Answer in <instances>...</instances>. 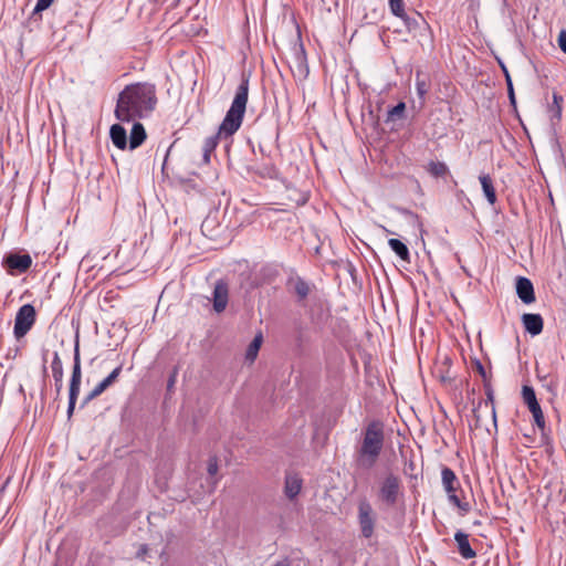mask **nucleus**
<instances>
[{
	"label": "nucleus",
	"instance_id": "1",
	"mask_svg": "<svg viewBox=\"0 0 566 566\" xmlns=\"http://www.w3.org/2000/svg\"><path fill=\"white\" fill-rule=\"evenodd\" d=\"M157 103L155 86L137 83L126 86L118 96L115 116L120 122H132L147 117Z\"/></svg>",
	"mask_w": 566,
	"mask_h": 566
},
{
	"label": "nucleus",
	"instance_id": "2",
	"mask_svg": "<svg viewBox=\"0 0 566 566\" xmlns=\"http://www.w3.org/2000/svg\"><path fill=\"white\" fill-rule=\"evenodd\" d=\"M249 96V78L243 76L240 85L237 88L234 98L228 109L226 117L219 126L216 135L209 136L205 139L202 146L203 164L208 165L211 160V154L218 146L221 137L228 138L232 136L242 125L243 116L247 108Z\"/></svg>",
	"mask_w": 566,
	"mask_h": 566
},
{
	"label": "nucleus",
	"instance_id": "3",
	"mask_svg": "<svg viewBox=\"0 0 566 566\" xmlns=\"http://www.w3.org/2000/svg\"><path fill=\"white\" fill-rule=\"evenodd\" d=\"M384 448V431L378 422H371L363 433V439L356 450V464L359 469L370 470L379 459Z\"/></svg>",
	"mask_w": 566,
	"mask_h": 566
},
{
	"label": "nucleus",
	"instance_id": "4",
	"mask_svg": "<svg viewBox=\"0 0 566 566\" xmlns=\"http://www.w3.org/2000/svg\"><path fill=\"white\" fill-rule=\"evenodd\" d=\"M378 501L387 507L396 506L403 499V486L400 476L389 472L378 483Z\"/></svg>",
	"mask_w": 566,
	"mask_h": 566
},
{
	"label": "nucleus",
	"instance_id": "5",
	"mask_svg": "<svg viewBox=\"0 0 566 566\" xmlns=\"http://www.w3.org/2000/svg\"><path fill=\"white\" fill-rule=\"evenodd\" d=\"M357 521L361 536L370 538L375 533L377 514L366 499L360 500L357 504Z\"/></svg>",
	"mask_w": 566,
	"mask_h": 566
},
{
	"label": "nucleus",
	"instance_id": "6",
	"mask_svg": "<svg viewBox=\"0 0 566 566\" xmlns=\"http://www.w3.org/2000/svg\"><path fill=\"white\" fill-rule=\"evenodd\" d=\"M81 380H82V371H81V359H80V349H78V342L75 343L74 348V364H73V370L70 381V391H69V407H67V417L71 418L74 409L77 396L80 394V387H81Z\"/></svg>",
	"mask_w": 566,
	"mask_h": 566
},
{
	"label": "nucleus",
	"instance_id": "7",
	"mask_svg": "<svg viewBox=\"0 0 566 566\" xmlns=\"http://www.w3.org/2000/svg\"><path fill=\"white\" fill-rule=\"evenodd\" d=\"M35 322V310L31 304L21 306L15 315L13 334L17 339L24 337Z\"/></svg>",
	"mask_w": 566,
	"mask_h": 566
},
{
	"label": "nucleus",
	"instance_id": "8",
	"mask_svg": "<svg viewBox=\"0 0 566 566\" xmlns=\"http://www.w3.org/2000/svg\"><path fill=\"white\" fill-rule=\"evenodd\" d=\"M3 264L10 274L23 273L28 271L32 264L29 254L10 253L3 260Z\"/></svg>",
	"mask_w": 566,
	"mask_h": 566
},
{
	"label": "nucleus",
	"instance_id": "9",
	"mask_svg": "<svg viewBox=\"0 0 566 566\" xmlns=\"http://www.w3.org/2000/svg\"><path fill=\"white\" fill-rule=\"evenodd\" d=\"M228 285L223 281H218L213 290V310L217 313H221L226 310L228 304Z\"/></svg>",
	"mask_w": 566,
	"mask_h": 566
},
{
	"label": "nucleus",
	"instance_id": "10",
	"mask_svg": "<svg viewBox=\"0 0 566 566\" xmlns=\"http://www.w3.org/2000/svg\"><path fill=\"white\" fill-rule=\"evenodd\" d=\"M516 293L520 300L525 304H531L535 301L534 287L532 282L523 276L516 280Z\"/></svg>",
	"mask_w": 566,
	"mask_h": 566
},
{
	"label": "nucleus",
	"instance_id": "11",
	"mask_svg": "<svg viewBox=\"0 0 566 566\" xmlns=\"http://www.w3.org/2000/svg\"><path fill=\"white\" fill-rule=\"evenodd\" d=\"M522 322L526 332L535 336L543 331V318L539 314L526 313L522 316Z\"/></svg>",
	"mask_w": 566,
	"mask_h": 566
},
{
	"label": "nucleus",
	"instance_id": "12",
	"mask_svg": "<svg viewBox=\"0 0 566 566\" xmlns=\"http://www.w3.org/2000/svg\"><path fill=\"white\" fill-rule=\"evenodd\" d=\"M302 479L297 474H287L285 478L284 493L287 499H295L302 490Z\"/></svg>",
	"mask_w": 566,
	"mask_h": 566
},
{
	"label": "nucleus",
	"instance_id": "13",
	"mask_svg": "<svg viewBox=\"0 0 566 566\" xmlns=\"http://www.w3.org/2000/svg\"><path fill=\"white\" fill-rule=\"evenodd\" d=\"M454 539L458 544L459 553L463 558L470 559L476 555L475 552L472 549L469 543L468 535L465 533L458 531L454 534Z\"/></svg>",
	"mask_w": 566,
	"mask_h": 566
},
{
	"label": "nucleus",
	"instance_id": "14",
	"mask_svg": "<svg viewBox=\"0 0 566 566\" xmlns=\"http://www.w3.org/2000/svg\"><path fill=\"white\" fill-rule=\"evenodd\" d=\"M481 409H485L491 412L493 423L496 424V413H495V407H494V400H493V392L492 390L486 391V399L479 402L478 407L474 409V417L476 422L479 423L481 421Z\"/></svg>",
	"mask_w": 566,
	"mask_h": 566
},
{
	"label": "nucleus",
	"instance_id": "15",
	"mask_svg": "<svg viewBox=\"0 0 566 566\" xmlns=\"http://www.w3.org/2000/svg\"><path fill=\"white\" fill-rule=\"evenodd\" d=\"M111 139L113 144L119 148L125 149L127 146V134L124 127L119 124H114L109 130Z\"/></svg>",
	"mask_w": 566,
	"mask_h": 566
},
{
	"label": "nucleus",
	"instance_id": "16",
	"mask_svg": "<svg viewBox=\"0 0 566 566\" xmlns=\"http://www.w3.org/2000/svg\"><path fill=\"white\" fill-rule=\"evenodd\" d=\"M51 368H52V375H53L54 382H55V388H56V391L59 392L63 386V375L64 374H63V365H62V361H61V358H60L57 352H55L53 355Z\"/></svg>",
	"mask_w": 566,
	"mask_h": 566
},
{
	"label": "nucleus",
	"instance_id": "17",
	"mask_svg": "<svg viewBox=\"0 0 566 566\" xmlns=\"http://www.w3.org/2000/svg\"><path fill=\"white\" fill-rule=\"evenodd\" d=\"M146 139V132L140 123H134L130 136H129V148L135 149L139 147Z\"/></svg>",
	"mask_w": 566,
	"mask_h": 566
},
{
	"label": "nucleus",
	"instance_id": "18",
	"mask_svg": "<svg viewBox=\"0 0 566 566\" xmlns=\"http://www.w3.org/2000/svg\"><path fill=\"white\" fill-rule=\"evenodd\" d=\"M442 484L447 493L455 492L459 482L454 472L450 468H443L441 471Z\"/></svg>",
	"mask_w": 566,
	"mask_h": 566
},
{
	"label": "nucleus",
	"instance_id": "19",
	"mask_svg": "<svg viewBox=\"0 0 566 566\" xmlns=\"http://www.w3.org/2000/svg\"><path fill=\"white\" fill-rule=\"evenodd\" d=\"M479 180L481 182L486 200L490 205H494L496 202V193L491 177L489 175H481Z\"/></svg>",
	"mask_w": 566,
	"mask_h": 566
},
{
	"label": "nucleus",
	"instance_id": "20",
	"mask_svg": "<svg viewBox=\"0 0 566 566\" xmlns=\"http://www.w3.org/2000/svg\"><path fill=\"white\" fill-rule=\"evenodd\" d=\"M262 342H263V336L261 333H259L258 335L254 336L253 340L248 346V349L245 353L247 360H249L251 363L254 361V359L256 358L258 353L260 350V347L262 345Z\"/></svg>",
	"mask_w": 566,
	"mask_h": 566
},
{
	"label": "nucleus",
	"instance_id": "21",
	"mask_svg": "<svg viewBox=\"0 0 566 566\" xmlns=\"http://www.w3.org/2000/svg\"><path fill=\"white\" fill-rule=\"evenodd\" d=\"M430 83L427 78L421 77V73L417 72L416 74V91L421 104L426 101V95L429 91Z\"/></svg>",
	"mask_w": 566,
	"mask_h": 566
},
{
	"label": "nucleus",
	"instance_id": "22",
	"mask_svg": "<svg viewBox=\"0 0 566 566\" xmlns=\"http://www.w3.org/2000/svg\"><path fill=\"white\" fill-rule=\"evenodd\" d=\"M391 250L403 261H409V250L407 245L398 239H389Z\"/></svg>",
	"mask_w": 566,
	"mask_h": 566
},
{
	"label": "nucleus",
	"instance_id": "23",
	"mask_svg": "<svg viewBox=\"0 0 566 566\" xmlns=\"http://www.w3.org/2000/svg\"><path fill=\"white\" fill-rule=\"evenodd\" d=\"M406 112V104L399 102L396 106L387 112L386 123H395L396 120L403 119Z\"/></svg>",
	"mask_w": 566,
	"mask_h": 566
},
{
	"label": "nucleus",
	"instance_id": "24",
	"mask_svg": "<svg viewBox=\"0 0 566 566\" xmlns=\"http://www.w3.org/2000/svg\"><path fill=\"white\" fill-rule=\"evenodd\" d=\"M292 286L294 290V293L298 296L300 300H304L310 294V285L302 279L297 277L294 281H292Z\"/></svg>",
	"mask_w": 566,
	"mask_h": 566
},
{
	"label": "nucleus",
	"instance_id": "25",
	"mask_svg": "<svg viewBox=\"0 0 566 566\" xmlns=\"http://www.w3.org/2000/svg\"><path fill=\"white\" fill-rule=\"evenodd\" d=\"M530 411L532 412L533 415V418H534V422L535 424L541 429V430H544L545 428V418H544V413L542 411V408L538 403V401H536L534 405L531 403L527 406Z\"/></svg>",
	"mask_w": 566,
	"mask_h": 566
},
{
	"label": "nucleus",
	"instance_id": "26",
	"mask_svg": "<svg viewBox=\"0 0 566 566\" xmlns=\"http://www.w3.org/2000/svg\"><path fill=\"white\" fill-rule=\"evenodd\" d=\"M427 170L433 177H443L449 172L448 166L442 161H430Z\"/></svg>",
	"mask_w": 566,
	"mask_h": 566
},
{
	"label": "nucleus",
	"instance_id": "27",
	"mask_svg": "<svg viewBox=\"0 0 566 566\" xmlns=\"http://www.w3.org/2000/svg\"><path fill=\"white\" fill-rule=\"evenodd\" d=\"M389 8L394 15L402 19L406 23H408V17L405 12L403 0H389Z\"/></svg>",
	"mask_w": 566,
	"mask_h": 566
},
{
	"label": "nucleus",
	"instance_id": "28",
	"mask_svg": "<svg viewBox=\"0 0 566 566\" xmlns=\"http://www.w3.org/2000/svg\"><path fill=\"white\" fill-rule=\"evenodd\" d=\"M109 385L103 379L99 384L95 386V388L85 397L82 407L88 403L91 400L95 399L99 395H102Z\"/></svg>",
	"mask_w": 566,
	"mask_h": 566
},
{
	"label": "nucleus",
	"instance_id": "29",
	"mask_svg": "<svg viewBox=\"0 0 566 566\" xmlns=\"http://www.w3.org/2000/svg\"><path fill=\"white\" fill-rule=\"evenodd\" d=\"M522 398L526 406H528L531 403L534 405L537 401L533 387L527 386V385H524L522 387Z\"/></svg>",
	"mask_w": 566,
	"mask_h": 566
},
{
	"label": "nucleus",
	"instance_id": "30",
	"mask_svg": "<svg viewBox=\"0 0 566 566\" xmlns=\"http://www.w3.org/2000/svg\"><path fill=\"white\" fill-rule=\"evenodd\" d=\"M219 465L217 458H210L208 461L207 471L210 476H214L218 473Z\"/></svg>",
	"mask_w": 566,
	"mask_h": 566
},
{
	"label": "nucleus",
	"instance_id": "31",
	"mask_svg": "<svg viewBox=\"0 0 566 566\" xmlns=\"http://www.w3.org/2000/svg\"><path fill=\"white\" fill-rule=\"evenodd\" d=\"M122 371V366L116 367L104 380L112 386L116 379L118 378L119 374Z\"/></svg>",
	"mask_w": 566,
	"mask_h": 566
},
{
	"label": "nucleus",
	"instance_id": "32",
	"mask_svg": "<svg viewBox=\"0 0 566 566\" xmlns=\"http://www.w3.org/2000/svg\"><path fill=\"white\" fill-rule=\"evenodd\" d=\"M52 2L53 0H38L34 8L35 12L46 10L52 4Z\"/></svg>",
	"mask_w": 566,
	"mask_h": 566
},
{
	"label": "nucleus",
	"instance_id": "33",
	"mask_svg": "<svg viewBox=\"0 0 566 566\" xmlns=\"http://www.w3.org/2000/svg\"><path fill=\"white\" fill-rule=\"evenodd\" d=\"M558 45L560 50L566 54V31H560L558 35Z\"/></svg>",
	"mask_w": 566,
	"mask_h": 566
},
{
	"label": "nucleus",
	"instance_id": "34",
	"mask_svg": "<svg viewBox=\"0 0 566 566\" xmlns=\"http://www.w3.org/2000/svg\"><path fill=\"white\" fill-rule=\"evenodd\" d=\"M553 101H554V104L556 105L557 109H556V116L559 118L560 117V112H562V108H560V103L563 101L562 96L557 95V94H554L553 95Z\"/></svg>",
	"mask_w": 566,
	"mask_h": 566
},
{
	"label": "nucleus",
	"instance_id": "35",
	"mask_svg": "<svg viewBox=\"0 0 566 566\" xmlns=\"http://www.w3.org/2000/svg\"><path fill=\"white\" fill-rule=\"evenodd\" d=\"M507 93H509V97H510L511 103L515 104V95H514V88H513L512 81H509Z\"/></svg>",
	"mask_w": 566,
	"mask_h": 566
},
{
	"label": "nucleus",
	"instance_id": "36",
	"mask_svg": "<svg viewBox=\"0 0 566 566\" xmlns=\"http://www.w3.org/2000/svg\"><path fill=\"white\" fill-rule=\"evenodd\" d=\"M448 497H449V501H450L453 505H455V506L460 505L461 500H460V499H459V496L455 494V492L448 493Z\"/></svg>",
	"mask_w": 566,
	"mask_h": 566
},
{
	"label": "nucleus",
	"instance_id": "37",
	"mask_svg": "<svg viewBox=\"0 0 566 566\" xmlns=\"http://www.w3.org/2000/svg\"><path fill=\"white\" fill-rule=\"evenodd\" d=\"M475 368H476V371L483 377V379L485 380L486 379V373H485V369L483 367V365L480 363V361H476L475 363Z\"/></svg>",
	"mask_w": 566,
	"mask_h": 566
},
{
	"label": "nucleus",
	"instance_id": "38",
	"mask_svg": "<svg viewBox=\"0 0 566 566\" xmlns=\"http://www.w3.org/2000/svg\"><path fill=\"white\" fill-rule=\"evenodd\" d=\"M463 514L468 513L470 511V504L468 502H462L460 505L457 506Z\"/></svg>",
	"mask_w": 566,
	"mask_h": 566
},
{
	"label": "nucleus",
	"instance_id": "39",
	"mask_svg": "<svg viewBox=\"0 0 566 566\" xmlns=\"http://www.w3.org/2000/svg\"><path fill=\"white\" fill-rule=\"evenodd\" d=\"M501 67H502L503 73H504V75H505V81H506V85H507V84H509V81H512V80H511V76H510V74H509L507 69L504 66V64H501Z\"/></svg>",
	"mask_w": 566,
	"mask_h": 566
},
{
	"label": "nucleus",
	"instance_id": "40",
	"mask_svg": "<svg viewBox=\"0 0 566 566\" xmlns=\"http://www.w3.org/2000/svg\"><path fill=\"white\" fill-rule=\"evenodd\" d=\"M146 552H147V546H146V545H143V546L140 547V549L138 551V556H139V557H143V556L146 554Z\"/></svg>",
	"mask_w": 566,
	"mask_h": 566
},
{
	"label": "nucleus",
	"instance_id": "41",
	"mask_svg": "<svg viewBox=\"0 0 566 566\" xmlns=\"http://www.w3.org/2000/svg\"><path fill=\"white\" fill-rule=\"evenodd\" d=\"M274 566H289V565L285 563H276Z\"/></svg>",
	"mask_w": 566,
	"mask_h": 566
},
{
	"label": "nucleus",
	"instance_id": "42",
	"mask_svg": "<svg viewBox=\"0 0 566 566\" xmlns=\"http://www.w3.org/2000/svg\"><path fill=\"white\" fill-rule=\"evenodd\" d=\"M174 384V378L170 379L169 385L171 386Z\"/></svg>",
	"mask_w": 566,
	"mask_h": 566
}]
</instances>
